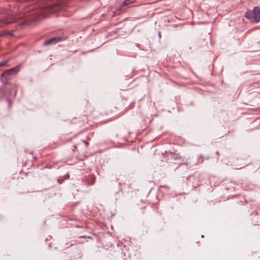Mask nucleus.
<instances>
[{
	"label": "nucleus",
	"mask_w": 260,
	"mask_h": 260,
	"mask_svg": "<svg viewBox=\"0 0 260 260\" xmlns=\"http://www.w3.org/2000/svg\"><path fill=\"white\" fill-rule=\"evenodd\" d=\"M8 62V60L3 61L0 62V67L6 64Z\"/></svg>",
	"instance_id": "ddd939ff"
},
{
	"label": "nucleus",
	"mask_w": 260,
	"mask_h": 260,
	"mask_svg": "<svg viewBox=\"0 0 260 260\" xmlns=\"http://www.w3.org/2000/svg\"><path fill=\"white\" fill-rule=\"evenodd\" d=\"M77 149V146H76H76H74V149H73V151H75V149Z\"/></svg>",
	"instance_id": "2eb2a0df"
},
{
	"label": "nucleus",
	"mask_w": 260,
	"mask_h": 260,
	"mask_svg": "<svg viewBox=\"0 0 260 260\" xmlns=\"http://www.w3.org/2000/svg\"><path fill=\"white\" fill-rule=\"evenodd\" d=\"M136 1V0H125L120 6L118 7L117 10L120 11L123 6H126L130 4H132L134 2H135Z\"/></svg>",
	"instance_id": "0eeeda50"
},
{
	"label": "nucleus",
	"mask_w": 260,
	"mask_h": 260,
	"mask_svg": "<svg viewBox=\"0 0 260 260\" xmlns=\"http://www.w3.org/2000/svg\"><path fill=\"white\" fill-rule=\"evenodd\" d=\"M158 36H159V37H161L160 32H159V33H158Z\"/></svg>",
	"instance_id": "dca6fc26"
},
{
	"label": "nucleus",
	"mask_w": 260,
	"mask_h": 260,
	"mask_svg": "<svg viewBox=\"0 0 260 260\" xmlns=\"http://www.w3.org/2000/svg\"><path fill=\"white\" fill-rule=\"evenodd\" d=\"M253 20L255 23L260 21V8L259 7H254L252 11Z\"/></svg>",
	"instance_id": "423d86ee"
},
{
	"label": "nucleus",
	"mask_w": 260,
	"mask_h": 260,
	"mask_svg": "<svg viewBox=\"0 0 260 260\" xmlns=\"http://www.w3.org/2000/svg\"><path fill=\"white\" fill-rule=\"evenodd\" d=\"M90 181H88V184L89 185H92L94 184L95 183V178L93 177L91 178Z\"/></svg>",
	"instance_id": "f8f14e48"
},
{
	"label": "nucleus",
	"mask_w": 260,
	"mask_h": 260,
	"mask_svg": "<svg viewBox=\"0 0 260 260\" xmlns=\"http://www.w3.org/2000/svg\"><path fill=\"white\" fill-rule=\"evenodd\" d=\"M32 10V7L28 6L24 8L17 16L10 15L7 18L1 19L0 20V28L14 22L17 19H26L32 21H38L46 17V15L44 14V11L37 12Z\"/></svg>",
	"instance_id": "f257e3e1"
},
{
	"label": "nucleus",
	"mask_w": 260,
	"mask_h": 260,
	"mask_svg": "<svg viewBox=\"0 0 260 260\" xmlns=\"http://www.w3.org/2000/svg\"><path fill=\"white\" fill-rule=\"evenodd\" d=\"M19 70V67L11 68L5 71L1 76V80L4 84H7L8 80H10L14 75H15Z\"/></svg>",
	"instance_id": "7ed1b4c3"
},
{
	"label": "nucleus",
	"mask_w": 260,
	"mask_h": 260,
	"mask_svg": "<svg viewBox=\"0 0 260 260\" xmlns=\"http://www.w3.org/2000/svg\"><path fill=\"white\" fill-rule=\"evenodd\" d=\"M81 237H82V238H84V237H85V236H81Z\"/></svg>",
	"instance_id": "f3484780"
},
{
	"label": "nucleus",
	"mask_w": 260,
	"mask_h": 260,
	"mask_svg": "<svg viewBox=\"0 0 260 260\" xmlns=\"http://www.w3.org/2000/svg\"><path fill=\"white\" fill-rule=\"evenodd\" d=\"M244 16L245 17V18H246L248 19H249V20L253 19L252 11L247 10L245 13Z\"/></svg>",
	"instance_id": "6e6552de"
},
{
	"label": "nucleus",
	"mask_w": 260,
	"mask_h": 260,
	"mask_svg": "<svg viewBox=\"0 0 260 260\" xmlns=\"http://www.w3.org/2000/svg\"><path fill=\"white\" fill-rule=\"evenodd\" d=\"M101 115L103 118H105V122L111 121L119 116V113L117 108L114 106H109L106 107L101 113Z\"/></svg>",
	"instance_id": "f03ea898"
},
{
	"label": "nucleus",
	"mask_w": 260,
	"mask_h": 260,
	"mask_svg": "<svg viewBox=\"0 0 260 260\" xmlns=\"http://www.w3.org/2000/svg\"><path fill=\"white\" fill-rule=\"evenodd\" d=\"M77 140L78 142V145H80L81 143H82L85 144L86 147H87V146H88L89 143L85 141H83L82 139H79V138H77Z\"/></svg>",
	"instance_id": "9b49d317"
},
{
	"label": "nucleus",
	"mask_w": 260,
	"mask_h": 260,
	"mask_svg": "<svg viewBox=\"0 0 260 260\" xmlns=\"http://www.w3.org/2000/svg\"><path fill=\"white\" fill-rule=\"evenodd\" d=\"M89 110L88 113H89V114H90V113H91V112H92V108L89 106Z\"/></svg>",
	"instance_id": "4468645a"
},
{
	"label": "nucleus",
	"mask_w": 260,
	"mask_h": 260,
	"mask_svg": "<svg viewBox=\"0 0 260 260\" xmlns=\"http://www.w3.org/2000/svg\"><path fill=\"white\" fill-rule=\"evenodd\" d=\"M66 39L67 37H55L47 40L44 42L43 44L45 46H47L51 44H55L57 43L58 42L66 40Z\"/></svg>",
	"instance_id": "39448f33"
},
{
	"label": "nucleus",
	"mask_w": 260,
	"mask_h": 260,
	"mask_svg": "<svg viewBox=\"0 0 260 260\" xmlns=\"http://www.w3.org/2000/svg\"><path fill=\"white\" fill-rule=\"evenodd\" d=\"M174 159L176 160V162H175V164H176L180 165L184 163L183 159H182L180 156H176Z\"/></svg>",
	"instance_id": "1a4fd4ad"
},
{
	"label": "nucleus",
	"mask_w": 260,
	"mask_h": 260,
	"mask_svg": "<svg viewBox=\"0 0 260 260\" xmlns=\"http://www.w3.org/2000/svg\"><path fill=\"white\" fill-rule=\"evenodd\" d=\"M88 122L87 116L86 115H84L83 116H81L78 118H75V119L73 120L72 122L73 123L75 124L76 127H81L84 126L85 124H86Z\"/></svg>",
	"instance_id": "20e7f679"
},
{
	"label": "nucleus",
	"mask_w": 260,
	"mask_h": 260,
	"mask_svg": "<svg viewBox=\"0 0 260 260\" xmlns=\"http://www.w3.org/2000/svg\"><path fill=\"white\" fill-rule=\"evenodd\" d=\"M139 116H140V117L142 119H143V120L145 122H147L148 121H149L150 120V118L149 117H147V116H145L144 115V114L143 113H140L139 114Z\"/></svg>",
	"instance_id": "9d476101"
}]
</instances>
